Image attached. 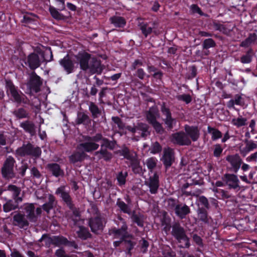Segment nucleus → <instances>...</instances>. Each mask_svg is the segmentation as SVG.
Instances as JSON below:
<instances>
[{"label": "nucleus", "mask_w": 257, "mask_h": 257, "mask_svg": "<svg viewBox=\"0 0 257 257\" xmlns=\"http://www.w3.org/2000/svg\"><path fill=\"white\" fill-rule=\"evenodd\" d=\"M175 210L176 214L181 218H184L187 214L190 213L189 207L185 204L176 205Z\"/></svg>", "instance_id": "393cba45"}, {"label": "nucleus", "mask_w": 257, "mask_h": 257, "mask_svg": "<svg viewBox=\"0 0 257 257\" xmlns=\"http://www.w3.org/2000/svg\"><path fill=\"white\" fill-rule=\"evenodd\" d=\"M70 189L66 186H61L56 190L55 194L59 196L71 209H73V204L70 195Z\"/></svg>", "instance_id": "423d86ee"}, {"label": "nucleus", "mask_w": 257, "mask_h": 257, "mask_svg": "<svg viewBox=\"0 0 257 257\" xmlns=\"http://www.w3.org/2000/svg\"><path fill=\"white\" fill-rule=\"evenodd\" d=\"M76 122L78 124L88 123L89 122V118L87 114L79 113L78 114Z\"/></svg>", "instance_id": "79ce46f5"}, {"label": "nucleus", "mask_w": 257, "mask_h": 257, "mask_svg": "<svg viewBox=\"0 0 257 257\" xmlns=\"http://www.w3.org/2000/svg\"><path fill=\"white\" fill-rule=\"evenodd\" d=\"M19 203L17 202L16 200L15 201L12 200H8L3 206L4 211L8 212L18 208Z\"/></svg>", "instance_id": "473e14b6"}, {"label": "nucleus", "mask_w": 257, "mask_h": 257, "mask_svg": "<svg viewBox=\"0 0 257 257\" xmlns=\"http://www.w3.org/2000/svg\"><path fill=\"white\" fill-rule=\"evenodd\" d=\"M208 133L211 135V139L213 141H216L222 137V133L218 130L210 126L207 127Z\"/></svg>", "instance_id": "f704fd0d"}, {"label": "nucleus", "mask_w": 257, "mask_h": 257, "mask_svg": "<svg viewBox=\"0 0 257 257\" xmlns=\"http://www.w3.org/2000/svg\"><path fill=\"white\" fill-rule=\"evenodd\" d=\"M191 10L193 13H198L201 16L204 15L201 9L197 5H192L191 6Z\"/></svg>", "instance_id": "338daca9"}, {"label": "nucleus", "mask_w": 257, "mask_h": 257, "mask_svg": "<svg viewBox=\"0 0 257 257\" xmlns=\"http://www.w3.org/2000/svg\"><path fill=\"white\" fill-rule=\"evenodd\" d=\"M215 46V42L214 41L211 39H205L203 43V48L205 49H207L208 48L214 47Z\"/></svg>", "instance_id": "49530a36"}, {"label": "nucleus", "mask_w": 257, "mask_h": 257, "mask_svg": "<svg viewBox=\"0 0 257 257\" xmlns=\"http://www.w3.org/2000/svg\"><path fill=\"white\" fill-rule=\"evenodd\" d=\"M47 167L52 172V174L56 177H58L63 174V171L60 169L59 165L57 164H49L47 165Z\"/></svg>", "instance_id": "7c9ffc66"}, {"label": "nucleus", "mask_w": 257, "mask_h": 257, "mask_svg": "<svg viewBox=\"0 0 257 257\" xmlns=\"http://www.w3.org/2000/svg\"><path fill=\"white\" fill-rule=\"evenodd\" d=\"M89 226L91 231L97 233L98 231L103 228V223L101 219L99 217L92 218L89 221Z\"/></svg>", "instance_id": "5701e85b"}, {"label": "nucleus", "mask_w": 257, "mask_h": 257, "mask_svg": "<svg viewBox=\"0 0 257 257\" xmlns=\"http://www.w3.org/2000/svg\"><path fill=\"white\" fill-rule=\"evenodd\" d=\"M133 221L136 223L139 226H143V219L142 216L136 214H133L131 217Z\"/></svg>", "instance_id": "09e8293b"}, {"label": "nucleus", "mask_w": 257, "mask_h": 257, "mask_svg": "<svg viewBox=\"0 0 257 257\" xmlns=\"http://www.w3.org/2000/svg\"><path fill=\"white\" fill-rule=\"evenodd\" d=\"M77 232L78 237L83 239H86L90 237V235L88 230L83 227H80L79 230Z\"/></svg>", "instance_id": "4c0bfd02"}, {"label": "nucleus", "mask_w": 257, "mask_h": 257, "mask_svg": "<svg viewBox=\"0 0 257 257\" xmlns=\"http://www.w3.org/2000/svg\"><path fill=\"white\" fill-rule=\"evenodd\" d=\"M224 180L229 188L236 189L239 187V181L235 175L226 174L224 176Z\"/></svg>", "instance_id": "a211bd4d"}, {"label": "nucleus", "mask_w": 257, "mask_h": 257, "mask_svg": "<svg viewBox=\"0 0 257 257\" xmlns=\"http://www.w3.org/2000/svg\"><path fill=\"white\" fill-rule=\"evenodd\" d=\"M54 241L58 244H65L68 242L67 239L62 236L55 237Z\"/></svg>", "instance_id": "4d7b16f0"}, {"label": "nucleus", "mask_w": 257, "mask_h": 257, "mask_svg": "<svg viewBox=\"0 0 257 257\" xmlns=\"http://www.w3.org/2000/svg\"><path fill=\"white\" fill-rule=\"evenodd\" d=\"M55 254L58 257H70L65 254V251L61 249H58L55 252Z\"/></svg>", "instance_id": "774afa93"}, {"label": "nucleus", "mask_w": 257, "mask_h": 257, "mask_svg": "<svg viewBox=\"0 0 257 257\" xmlns=\"http://www.w3.org/2000/svg\"><path fill=\"white\" fill-rule=\"evenodd\" d=\"M146 184L150 188V191L151 193H156L159 187L158 175L155 174L153 176L150 178L149 181L146 182Z\"/></svg>", "instance_id": "4be33fe9"}, {"label": "nucleus", "mask_w": 257, "mask_h": 257, "mask_svg": "<svg viewBox=\"0 0 257 257\" xmlns=\"http://www.w3.org/2000/svg\"><path fill=\"white\" fill-rule=\"evenodd\" d=\"M256 38L257 36L255 34H251L247 38L241 43L240 46L243 47H247L252 43L254 42L256 40Z\"/></svg>", "instance_id": "c9c22d12"}, {"label": "nucleus", "mask_w": 257, "mask_h": 257, "mask_svg": "<svg viewBox=\"0 0 257 257\" xmlns=\"http://www.w3.org/2000/svg\"><path fill=\"white\" fill-rule=\"evenodd\" d=\"M102 144L101 145V148L103 147H105L107 148H108L110 150H113L115 146V141H110L108 139L105 138H103L102 137Z\"/></svg>", "instance_id": "ea45409f"}, {"label": "nucleus", "mask_w": 257, "mask_h": 257, "mask_svg": "<svg viewBox=\"0 0 257 257\" xmlns=\"http://www.w3.org/2000/svg\"><path fill=\"white\" fill-rule=\"evenodd\" d=\"M157 160L153 158L148 159L146 161V165L149 169L152 170L156 166Z\"/></svg>", "instance_id": "8fccbe9b"}, {"label": "nucleus", "mask_w": 257, "mask_h": 257, "mask_svg": "<svg viewBox=\"0 0 257 257\" xmlns=\"http://www.w3.org/2000/svg\"><path fill=\"white\" fill-rule=\"evenodd\" d=\"M198 217L200 220L206 222L207 220V213L205 211L200 210L198 213Z\"/></svg>", "instance_id": "69168bd1"}, {"label": "nucleus", "mask_w": 257, "mask_h": 257, "mask_svg": "<svg viewBox=\"0 0 257 257\" xmlns=\"http://www.w3.org/2000/svg\"><path fill=\"white\" fill-rule=\"evenodd\" d=\"M117 205L120 208V209L124 213L127 214L131 213V210L128 208V206L123 201L118 200L116 203Z\"/></svg>", "instance_id": "a18cd8bd"}, {"label": "nucleus", "mask_w": 257, "mask_h": 257, "mask_svg": "<svg viewBox=\"0 0 257 257\" xmlns=\"http://www.w3.org/2000/svg\"><path fill=\"white\" fill-rule=\"evenodd\" d=\"M13 224L22 228L28 226L29 222L25 214L17 213L13 216Z\"/></svg>", "instance_id": "dca6fc26"}, {"label": "nucleus", "mask_w": 257, "mask_h": 257, "mask_svg": "<svg viewBox=\"0 0 257 257\" xmlns=\"http://www.w3.org/2000/svg\"><path fill=\"white\" fill-rule=\"evenodd\" d=\"M41 153V151L39 147H34L30 144L23 145L16 151V154L20 156L31 155L34 157H39Z\"/></svg>", "instance_id": "39448f33"}, {"label": "nucleus", "mask_w": 257, "mask_h": 257, "mask_svg": "<svg viewBox=\"0 0 257 257\" xmlns=\"http://www.w3.org/2000/svg\"><path fill=\"white\" fill-rule=\"evenodd\" d=\"M171 142L180 146L191 145V141L188 136L183 132L176 133L170 137Z\"/></svg>", "instance_id": "6e6552de"}, {"label": "nucleus", "mask_w": 257, "mask_h": 257, "mask_svg": "<svg viewBox=\"0 0 257 257\" xmlns=\"http://www.w3.org/2000/svg\"><path fill=\"white\" fill-rule=\"evenodd\" d=\"M226 160L230 164L235 173L238 171L242 164V159L238 154L228 155L226 157Z\"/></svg>", "instance_id": "2eb2a0df"}, {"label": "nucleus", "mask_w": 257, "mask_h": 257, "mask_svg": "<svg viewBox=\"0 0 257 257\" xmlns=\"http://www.w3.org/2000/svg\"><path fill=\"white\" fill-rule=\"evenodd\" d=\"M124 127L133 134L138 133L142 137H145L150 135L148 125L142 122L138 123L136 126L134 127L127 125Z\"/></svg>", "instance_id": "9b49d317"}, {"label": "nucleus", "mask_w": 257, "mask_h": 257, "mask_svg": "<svg viewBox=\"0 0 257 257\" xmlns=\"http://www.w3.org/2000/svg\"><path fill=\"white\" fill-rule=\"evenodd\" d=\"M6 89L8 95H11L16 102L18 103L23 102L25 104L28 103L27 99L25 98V95L17 89L12 81H6Z\"/></svg>", "instance_id": "20e7f679"}, {"label": "nucleus", "mask_w": 257, "mask_h": 257, "mask_svg": "<svg viewBox=\"0 0 257 257\" xmlns=\"http://www.w3.org/2000/svg\"><path fill=\"white\" fill-rule=\"evenodd\" d=\"M240 61L244 64L250 63L251 61V57L249 54V52H247L245 55L242 56L240 58Z\"/></svg>", "instance_id": "13d9d810"}, {"label": "nucleus", "mask_w": 257, "mask_h": 257, "mask_svg": "<svg viewBox=\"0 0 257 257\" xmlns=\"http://www.w3.org/2000/svg\"><path fill=\"white\" fill-rule=\"evenodd\" d=\"M161 111L162 114L166 116V118H168L171 116V113L170 110L168 108H166L164 104L162 106Z\"/></svg>", "instance_id": "0e129e2a"}, {"label": "nucleus", "mask_w": 257, "mask_h": 257, "mask_svg": "<svg viewBox=\"0 0 257 257\" xmlns=\"http://www.w3.org/2000/svg\"><path fill=\"white\" fill-rule=\"evenodd\" d=\"M257 148V145L251 141L247 142L245 148L243 150L242 152L245 153H248L249 152Z\"/></svg>", "instance_id": "de8ad7c7"}, {"label": "nucleus", "mask_w": 257, "mask_h": 257, "mask_svg": "<svg viewBox=\"0 0 257 257\" xmlns=\"http://www.w3.org/2000/svg\"><path fill=\"white\" fill-rule=\"evenodd\" d=\"M159 117V111L155 106L151 107L146 114L147 119L151 124L156 121V118Z\"/></svg>", "instance_id": "b1692460"}, {"label": "nucleus", "mask_w": 257, "mask_h": 257, "mask_svg": "<svg viewBox=\"0 0 257 257\" xmlns=\"http://www.w3.org/2000/svg\"><path fill=\"white\" fill-rule=\"evenodd\" d=\"M127 176V173L122 172H120L117 177V181L120 185H123L125 182V178Z\"/></svg>", "instance_id": "864d4df0"}, {"label": "nucleus", "mask_w": 257, "mask_h": 257, "mask_svg": "<svg viewBox=\"0 0 257 257\" xmlns=\"http://www.w3.org/2000/svg\"><path fill=\"white\" fill-rule=\"evenodd\" d=\"M112 119L120 129H123L124 128V123L118 117H113Z\"/></svg>", "instance_id": "bf43d9fd"}, {"label": "nucleus", "mask_w": 257, "mask_h": 257, "mask_svg": "<svg viewBox=\"0 0 257 257\" xmlns=\"http://www.w3.org/2000/svg\"><path fill=\"white\" fill-rule=\"evenodd\" d=\"M89 109L91 112L92 116L94 118L97 117L98 115L100 113V111L98 106L92 102H90Z\"/></svg>", "instance_id": "a19ab883"}, {"label": "nucleus", "mask_w": 257, "mask_h": 257, "mask_svg": "<svg viewBox=\"0 0 257 257\" xmlns=\"http://www.w3.org/2000/svg\"><path fill=\"white\" fill-rule=\"evenodd\" d=\"M26 211L27 213V217L30 221L36 222L37 220L38 216L35 213V207L33 204H29L26 207Z\"/></svg>", "instance_id": "cd10ccee"}, {"label": "nucleus", "mask_w": 257, "mask_h": 257, "mask_svg": "<svg viewBox=\"0 0 257 257\" xmlns=\"http://www.w3.org/2000/svg\"><path fill=\"white\" fill-rule=\"evenodd\" d=\"M247 120L246 118L239 116L238 117L232 118L231 123L232 125L238 128L246 125Z\"/></svg>", "instance_id": "2f4dec72"}, {"label": "nucleus", "mask_w": 257, "mask_h": 257, "mask_svg": "<svg viewBox=\"0 0 257 257\" xmlns=\"http://www.w3.org/2000/svg\"><path fill=\"white\" fill-rule=\"evenodd\" d=\"M42 59L36 53H31L28 55L26 64H28L31 69L38 68L42 61H50L52 60L53 55L50 48H46L42 54Z\"/></svg>", "instance_id": "f257e3e1"}, {"label": "nucleus", "mask_w": 257, "mask_h": 257, "mask_svg": "<svg viewBox=\"0 0 257 257\" xmlns=\"http://www.w3.org/2000/svg\"><path fill=\"white\" fill-rule=\"evenodd\" d=\"M143 62L139 59H137L134 61L131 66V69L134 70L136 69L138 67L143 66Z\"/></svg>", "instance_id": "680f3d73"}, {"label": "nucleus", "mask_w": 257, "mask_h": 257, "mask_svg": "<svg viewBox=\"0 0 257 257\" xmlns=\"http://www.w3.org/2000/svg\"><path fill=\"white\" fill-rule=\"evenodd\" d=\"M94 155L98 159H103L105 161H109L112 158V155L110 153L108 152L106 149L102 148L99 151L95 152Z\"/></svg>", "instance_id": "c756f323"}, {"label": "nucleus", "mask_w": 257, "mask_h": 257, "mask_svg": "<svg viewBox=\"0 0 257 257\" xmlns=\"http://www.w3.org/2000/svg\"><path fill=\"white\" fill-rule=\"evenodd\" d=\"M48 202L43 205V209L47 213L54 207L56 203V199L52 194L48 195Z\"/></svg>", "instance_id": "c85d7f7f"}, {"label": "nucleus", "mask_w": 257, "mask_h": 257, "mask_svg": "<svg viewBox=\"0 0 257 257\" xmlns=\"http://www.w3.org/2000/svg\"><path fill=\"white\" fill-rule=\"evenodd\" d=\"M15 115L19 118H23L27 117L28 113L23 108H19L14 112Z\"/></svg>", "instance_id": "c03bdc74"}, {"label": "nucleus", "mask_w": 257, "mask_h": 257, "mask_svg": "<svg viewBox=\"0 0 257 257\" xmlns=\"http://www.w3.org/2000/svg\"><path fill=\"white\" fill-rule=\"evenodd\" d=\"M118 218L122 223V225L120 229L113 228L110 230L109 233L112 235L114 238H119L123 240L125 238L130 237V235L127 231V226L124 220L120 217H119Z\"/></svg>", "instance_id": "1a4fd4ad"}, {"label": "nucleus", "mask_w": 257, "mask_h": 257, "mask_svg": "<svg viewBox=\"0 0 257 257\" xmlns=\"http://www.w3.org/2000/svg\"><path fill=\"white\" fill-rule=\"evenodd\" d=\"M74 152L69 157L70 161L72 163L81 162L86 157V155L83 151H79Z\"/></svg>", "instance_id": "a878e982"}, {"label": "nucleus", "mask_w": 257, "mask_h": 257, "mask_svg": "<svg viewBox=\"0 0 257 257\" xmlns=\"http://www.w3.org/2000/svg\"><path fill=\"white\" fill-rule=\"evenodd\" d=\"M8 190L10 191L13 194V197L17 202H21L23 200L22 198L19 197L21 190L20 188L15 185H10L8 187Z\"/></svg>", "instance_id": "bb28decb"}, {"label": "nucleus", "mask_w": 257, "mask_h": 257, "mask_svg": "<svg viewBox=\"0 0 257 257\" xmlns=\"http://www.w3.org/2000/svg\"><path fill=\"white\" fill-rule=\"evenodd\" d=\"M21 126L23 127L26 131L32 134L35 133V125L32 122L27 121L24 122L21 124Z\"/></svg>", "instance_id": "e433bc0d"}, {"label": "nucleus", "mask_w": 257, "mask_h": 257, "mask_svg": "<svg viewBox=\"0 0 257 257\" xmlns=\"http://www.w3.org/2000/svg\"><path fill=\"white\" fill-rule=\"evenodd\" d=\"M163 160L164 165L167 167L171 166L174 161L173 150L170 148H165L164 150Z\"/></svg>", "instance_id": "6ab92c4d"}, {"label": "nucleus", "mask_w": 257, "mask_h": 257, "mask_svg": "<svg viewBox=\"0 0 257 257\" xmlns=\"http://www.w3.org/2000/svg\"><path fill=\"white\" fill-rule=\"evenodd\" d=\"M171 234L180 244V247L188 248L189 247V238L186 234L185 230L179 223L175 222L173 224Z\"/></svg>", "instance_id": "f03ea898"}, {"label": "nucleus", "mask_w": 257, "mask_h": 257, "mask_svg": "<svg viewBox=\"0 0 257 257\" xmlns=\"http://www.w3.org/2000/svg\"><path fill=\"white\" fill-rule=\"evenodd\" d=\"M16 161L14 158L9 156L4 162L2 168V172L4 177L8 178H12L14 177V168Z\"/></svg>", "instance_id": "0eeeda50"}, {"label": "nucleus", "mask_w": 257, "mask_h": 257, "mask_svg": "<svg viewBox=\"0 0 257 257\" xmlns=\"http://www.w3.org/2000/svg\"><path fill=\"white\" fill-rule=\"evenodd\" d=\"M156 131L158 133H161L163 132V128L161 123L157 120L151 124Z\"/></svg>", "instance_id": "052dcab7"}, {"label": "nucleus", "mask_w": 257, "mask_h": 257, "mask_svg": "<svg viewBox=\"0 0 257 257\" xmlns=\"http://www.w3.org/2000/svg\"><path fill=\"white\" fill-rule=\"evenodd\" d=\"M59 64L64 68L67 74L73 72L75 66L74 63L70 58L69 55H67L59 61Z\"/></svg>", "instance_id": "f3484780"}, {"label": "nucleus", "mask_w": 257, "mask_h": 257, "mask_svg": "<svg viewBox=\"0 0 257 257\" xmlns=\"http://www.w3.org/2000/svg\"><path fill=\"white\" fill-rule=\"evenodd\" d=\"M41 84L42 82L40 77L37 75L36 73H33L31 77L30 82L29 84V93L31 95H32L33 92H38L40 90V87Z\"/></svg>", "instance_id": "ddd939ff"}, {"label": "nucleus", "mask_w": 257, "mask_h": 257, "mask_svg": "<svg viewBox=\"0 0 257 257\" xmlns=\"http://www.w3.org/2000/svg\"><path fill=\"white\" fill-rule=\"evenodd\" d=\"M75 58L78 63L79 64L80 69L87 71L89 68L90 61L91 59L90 54L85 52L79 53L75 56Z\"/></svg>", "instance_id": "9d476101"}, {"label": "nucleus", "mask_w": 257, "mask_h": 257, "mask_svg": "<svg viewBox=\"0 0 257 257\" xmlns=\"http://www.w3.org/2000/svg\"><path fill=\"white\" fill-rule=\"evenodd\" d=\"M136 76L140 79H144L146 76V73L142 68H139L136 72Z\"/></svg>", "instance_id": "e2e57ef3"}, {"label": "nucleus", "mask_w": 257, "mask_h": 257, "mask_svg": "<svg viewBox=\"0 0 257 257\" xmlns=\"http://www.w3.org/2000/svg\"><path fill=\"white\" fill-rule=\"evenodd\" d=\"M104 69V66L102 65L99 60L95 58H92L90 61L89 68L87 69L90 74H100Z\"/></svg>", "instance_id": "4468645a"}, {"label": "nucleus", "mask_w": 257, "mask_h": 257, "mask_svg": "<svg viewBox=\"0 0 257 257\" xmlns=\"http://www.w3.org/2000/svg\"><path fill=\"white\" fill-rule=\"evenodd\" d=\"M212 25L215 30L219 31L225 34H227L229 32V30L227 29L223 25L214 22Z\"/></svg>", "instance_id": "37998d69"}, {"label": "nucleus", "mask_w": 257, "mask_h": 257, "mask_svg": "<svg viewBox=\"0 0 257 257\" xmlns=\"http://www.w3.org/2000/svg\"><path fill=\"white\" fill-rule=\"evenodd\" d=\"M120 155L123 156L125 158L131 160L132 162L133 169L135 170H139V162L137 159V154L135 152L131 153L126 147L123 148L119 151Z\"/></svg>", "instance_id": "f8f14e48"}, {"label": "nucleus", "mask_w": 257, "mask_h": 257, "mask_svg": "<svg viewBox=\"0 0 257 257\" xmlns=\"http://www.w3.org/2000/svg\"><path fill=\"white\" fill-rule=\"evenodd\" d=\"M111 23L116 27H122L125 24V20L121 17L113 16L110 18Z\"/></svg>", "instance_id": "72a5a7b5"}, {"label": "nucleus", "mask_w": 257, "mask_h": 257, "mask_svg": "<svg viewBox=\"0 0 257 257\" xmlns=\"http://www.w3.org/2000/svg\"><path fill=\"white\" fill-rule=\"evenodd\" d=\"M164 121L167 127L171 129L173 127L174 125L176 123V120L172 117V116L164 118Z\"/></svg>", "instance_id": "603ef678"}, {"label": "nucleus", "mask_w": 257, "mask_h": 257, "mask_svg": "<svg viewBox=\"0 0 257 257\" xmlns=\"http://www.w3.org/2000/svg\"><path fill=\"white\" fill-rule=\"evenodd\" d=\"M49 12L52 17L56 20L64 19V16L53 7L50 6Z\"/></svg>", "instance_id": "58836bf2"}, {"label": "nucleus", "mask_w": 257, "mask_h": 257, "mask_svg": "<svg viewBox=\"0 0 257 257\" xmlns=\"http://www.w3.org/2000/svg\"><path fill=\"white\" fill-rule=\"evenodd\" d=\"M184 130L186 133V134L188 137H190L193 141H196L199 138L200 132L198 127L186 125H185Z\"/></svg>", "instance_id": "aec40b11"}, {"label": "nucleus", "mask_w": 257, "mask_h": 257, "mask_svg": "<svg viewBox=\"0 0 257 257\" xmlns=\"http://www.w3.org/2000/svg\"><path fill=\"white\" fill-rule=\"evenodd\" d=\"M223 151V149L221 146L219 144H216L214 146V151H213V155L214 157L218 158L220 156L222 152Z\"/></svg>", "instance_id": "3c124183"}, {"label": "nucleus", "mask_w": 257, "mask_h": 257, "mask_svg": "<svg viewBox=\"0 0 257 257\" xmlns=\"http://www.w3.org/2000/svg\"><path fill=\"white\" fill-rule=\"evenodd\" d=\"M178 99L185 101L186 103H189L191 101V97L189 94H182L178 96Z\"/></svg>", "instance_id": "6e6d98bb"}, {"label": "nucleus", "mask_w": 257, "mask_h": 257, "mask_svg": "<svg viewBox=\"0 0 257 257\" xmlns=\"http://www.w3.org/2000/svg\"><path fill=\"white\" fill-rule=\"evenodd\" d=\"M102 139V135L100 134H97L95 136L86 137L85 142L79 144L77 147V150L83 151L84 152H90L96 150L99 145L96 143Z\"/></svg>", "instance_id": "7ed1b4c3"}, {"label": "nucleus", "mask_w": 257, "mask_h": 257, "mask_svg": "<svg viewBox=\"0 0 257 257\" xmlns=\"http://www.w3.org/2000/svg\"><path fill=\"white\" fill-rule=\"evenodd\" d=\"M155 26V23L141 22L139 24V28L146 38L153 32Z\"/></svg>", "instance_id": "412c9836"}, {"label": "nucleus", "mask_w": 257, "mask_h": 257, "mask_svg": "<svg viewBox=\"0 0 257 257\" xmlns=\"http://www.w3.org/2000/svg\"><path fill=\"white\" fill-rule=\"evenodd\" d=\"M162 148L161 146L158 142H155L152 146V148L151 150V152L153 154H156L159 153L161 151Z\"/></svg>", "instance_id": "5fc2aeb1"}]
</instances>
